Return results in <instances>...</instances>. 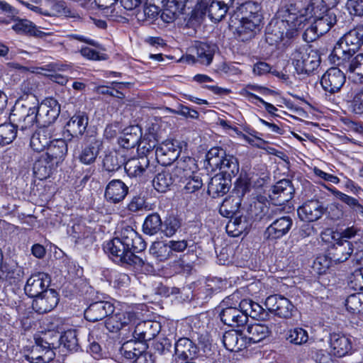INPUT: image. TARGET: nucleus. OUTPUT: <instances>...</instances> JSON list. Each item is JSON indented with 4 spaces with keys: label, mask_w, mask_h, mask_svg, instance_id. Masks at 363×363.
<instances>
[{
    "label": "nucleus",
    "mask_w": 363,
    "mask_h": 363,
    "mask_svg": "<svg viewBox=\"0 0 363 363\" xmlns=\"http://www.w3.org/2000/svg\"><path fill=\"white\" fill-rule=\"evenodd\" d=\"M146 248V242L132 228H123L118 236L106 242L104 251L109 254L113 262L133 266L138 269H152L146 259L135 255Z\"/></svg>",
    "instance_id": "f257e3e1"
},
{
    "label": "nucleus",
    "mask_w": 363,
    "mask_h": 363,
    "mask_svg": "<svg viewBox=\"0 0 363 363\" xmlns=\"http://www.w3.org/2000/svg\"><path fill=\"white\" fill-rule=\"evenodd\" d=\"M238 298V294L235 293L223 301L220 317L224 324L235 328L245 325L248 317L262 320L269 318V312L251 299H242L237 307Z\"/></svg>",
    "instance_id": "f03ea898"
},
{
    "label": "nucleus",
    "mask_w": 363,
    "mask_h": 363,
    "mask_svg": "<svg viewBox=\"0 0 363 363\" xmlns=\"http://www.w3.org/2000/svg\"><path fill=\"white\" fill-rule=\"evenodd\" d=\"M298 14L304 18L302 28L306 21L311 18H314L313 23L306 29L303 35L304 40L308 42H313L319 36L328 32L337 21L336 14L333 9L324 10L315 9L313 11L308 9L307 12H306V8L301 10L298 9Z\"/></svg>",
    "instance_id": "7ed1b4c3"
},
{
    "label": "nucleus",
    "mask_w": 363,
    "mask_h": 363,
    "mask_svg": "<svg viewBox=\"0 0 363 363\" xmlns=\"http://www.w3.org/2000/svg\"><path fill=\"white\" fill-rule=\"evenodd\" d=\"M281 19L274 23H270L267 28V34L274 42H279L288 37L293 30L302 28L303 16L298 14V8L295 4H290L281 12Z\"/></svg>",
    "instance_id": "20e7f679"
},
{
    "label": "nucleus",
    "mask_w": 363,
    "mask_h": 363,
    "mask_svg": "<svg viewBox=\"0 0 363 363\" xmlns=\"http://www.w3.org/2000/svg\"><path fill=\"white\" fill-rule=\"evenodd\" d=\"M204 167L208 171L220 170L221 174L229 177L235 176L239 172L238 159L227 154L225 150L219 147H213L206 155Z\"/></svg>",
    "instance_id": "39448f33"
},
{
    "label": "nucleus",
    "mask_w": 363,
    "mask_h": 363,
    "mask_svg": "<svg viewBox=\"0 0 363 363\" xmlns=\"http://www.w3.org/2000/svg\"><path fill=\"white\" fill-rule=\"evenodd\" d=\"M250 179L247 174H240L235 183L230 195L223 201L219 212L224 217H232L240 213L239 209L245 194L250 190Z\"/></svg>",
    "instance_id": "423d86ee"
},
{
    "label": "nucleus",
    "mask_w": 363,
    "mask_h": 363,
    "mask_svg": "<svg viewBox=\"0 0 363 363\" xmlns=\"http://www.w3.org/2000/svg\"><path fill=\"white\" fill-rule=\"evenodd\" d=\"M363 45V26H357L346 33L336 43L332 52V60H342L354 53Z\"/></svg>",
    "instance_id": "0eeeda50"
},
{
    "label": "nucleus",
    "mask_w": 363,
    "mask_h": 363,
    "mask_svg": "<svg viewBox=\"0 0 363 363\" xmlns=\"http://www.w3.org/2000/svg\"><path fill=\"white\" fill-rule=\"evenodd\" d=\"M290 59L298 74H310L320 63L318 51L306 45L296 47L290 55Z\"/></svg>",
    "instance_id": "6e6552de"
},
{
    "label": "nucleus",
    "mask_w": 363,
    "mask_h": 363,
    "mask_svg": "<svg viewBox=\"0 0 363 363\" xmlns=\"http://www.w3.org/2000/svg\"><path fill=\"white\" fill-rule=\"evenodd\" d=\"M48 335L35 339V345L33 347L31 352L27 356V359L31 363H48L52 361L55 356L54 352L57 344L48 340Z\"/></svg>",
    "instance_id": "1a4fd4ad"
},
{
    "label": "nucleus",
    "mask_w": 363,
    "mask_h": 363,
    "mask_svg": "<svg viewBox=\"0 0 363 363\" xmlns=\"http://www.w3.org/2000/svg\"><path fill=\"white\" fill-rule=\"evenodd\" d=\"M38 113L37 106L27 107L22 105L13 110L9 116V121L15 124L17 129L26 130L32 128L35 124L39 125Z\"/></svg>",
    "instance_id": "9d476101"
},
{
    "label": "nucleus",
    "mask_w": 363,
    "mask_h": 363,
    "mask_svg": "<svg viewBox=\"0 0 363 363\" xmlns=\"http://www.w3.org/2000/svg\"><path fill=\"white\" fill-rule=\"evenodd\" d=\"M264 305L269 312L281 318H290L294 311V306L291 301L279 294L268 296Z\"/></svg>",
    "instance_id": "9b49d317"
},
{
    "label": "nucleus",
    "mask_w": 363,
    "mask_h": 363,
    "mask_svg": "<svg viewBox=\"0 0 363 363\" xmlns=\"http://www.w3.org/2000/svg\"><path fill=\"white\" fill-rule=\"evenodd\" d=\"M345 72L346 70L340 67L328 69L320 80L323 89L330 94L339 91L345 82Z\"/></svg>",
    "instance_id": "f8f14e48"
},
{
    "label": "nucleus",
    "mask_w": 363,
    "mask_h": 363,
    "mask_svg": "<svg viewBox=\"0 0 363 363\" xmlns=\"http://www.w3.org/2000/svg\"><path fill=\"white\" fill-rule=\"evenodd\" d=\"M293 220L290 216H282L274 220L266 228L264 240L274 242L286 235L291 228Z\"/></svg>",
    "instance_id": "ddd939ff"
},
{
    "label": "nucleus",
    "mask_w": 363,
    "mask_h": 363,
    "mask_svg": "<svg viewBox=\"0 0 363 363\" xmlns=\"http://www.w3.org/2000/svg\"><path fill=\"white\" fill-rule=\"evenodd\" d=\"M51 283L50 276L44 272H38L30 277L25 285V293L31 298H35L48 291Z\"/></svg>",
    "instance_id": "4468645a"
},
{
    "label": "nucleus",
    "mask_w": 363,
    "mask_h": 363,
    "mask_svg": "<svg viewBox=\"0 0 363 363\" xmlns=\"http://www.w3.org/2000/svg\"><path fill=\"white\" fill-rule=\"evenodd\" d=\"M354 251L353 243L349 240L337 239L328 250V257L334 264L347 261Z\"/></svg>",
    "instance_id": "2eb2a0df"
},
{
    "label": "nucleus",
    "mask_w": 363,
    "mask_h": 363,
    "mask_svg": "<svg viewBox=\"0 0 363 363\" xmlns=\"http://www.w3.org/2000/svg\"><path fill=\"white\" fill-rule=\"evenodd\" d=\"M39 125L47 126L54 123L60 113V106L57 100L47 99L43 104L38 106Z\"/></svg>",
    "instance_id": "dca6fc26"
},
{
    "label": "nucleus",
    "mask_w": 363,
    "mask_h": 363,
    "mask_svg": "<svg viewBox=\"0 0 363 363\" xmlns=\"http://www.w3.org/2000/svg\"><path fill=\"white\" fill-rule=\"evenodd\" d=\"M262 18L234 19L238 23L236 26L238 37L241 41H247L254 38L261 30Z\"/></svg>",
    "instance_id": "f3484780"
},
{
    "label": "nucleus",
    "mask_w": 363,
    "mask_h": 363,
    "mask_svg": "<svg viewBox=\"0 0 363 363\" xmlns=\"http://www.w3.org/2000/svg\"><path fill=\"white\" fill-rule=\"evenodd\" d=\"M262 7L260 4L257 1H247L240 4L236 10L230 16V23L233 26L237 25V22H234V19H250L262 18L261 13Z\"/></svg>",
    "instance_id": "a211bd4d"
},
{
    "label": "nucleus",
    "mask_w": 363,
    "mask_h": 363,
    "mask_svg": "<svg viewBox=\"0 0 363 363\" xmlns=\"http://www.w3.org/2000/svg\"><path fill=\"white\" fill-rule=\"evenodd\" d=\"M58 302L57 292L50 289L33 299L32 307L38 313H45L52 311Z\"/></svg>",
    "instance_id": "6ab92c4d"
},
{
    "label": "nucleus",
    "mask_w": 363,
    "mask_h": 363,
    "mask_svg": "<svg viewBox=\"0 0 363 363\" xmlns=\"http://www.w3.org/2000/svg\"><path fill=\"white\" fill-rule=\"evenodd\" d=\"M295 189L289 179H281L272 187L270 198L276 205H283L289 201L294 196Z\"/></svg>",
    "instance_id": "aec40b11"
},
{
    "label": "nucleus",
    "mask_w": 363,
    "mask_h": 363,
    "mask_svg": "<svg viewBox=\"0 0 363 363\" xmlns=\"http://www.w3.org/2000/svg\"><path fill=\"white\" fill-rule=\"evenodd\" d=\"M115 308L109 301L92 303L84 311L85 318L90 322H96L108 317L114 312Z\"/></svg>",
    "instance_id": "412c9836"
},
{
    "label": "nucleus",
    "mask_w": 363,
    "mask_h": 363,
    "mask_svg": "<svg viewBox=\"0 0 363 363\" xmlns=\"http://www.w3.org/2000/svg\"><path fill=\"white\" fill-rule=\"evenodd\" d=\"M216 50V45L207 43L196 42L191 48V57L194 62L209 65Z\"/></svg>",
    "instance_id": "4be33fe9"
},
{
    "label": "nucleus",
    "mask_w": 363,
    "mask_h": 363,
    "mask_svg": "<svg viewBox=\"0 0 363 363\" xmlns=\"http://www.w3.org/2000/svg\"><path fill=\"white\" fill-rule=\"evenodd\" d=\"M160 325L151 320L138 323L133 331V337L140 342L152 340L160 332Z\"/></svg>",
    "instance_id": "5701e85b"
},
{
    "label": "nucleus",
    "mask_w": 363,
    "mask_h": 363,
    "mask_svg": "<svg viewBox=\"0 0 363 363\" xmlns=\"http://www.w3.org/2000/svg\"><path fill=\"white\" fill-rule=\"evenodd\" d=\"M128 193V186L121 179H113L107 184L104 196L107 201L118 203L123 201Z\"/></svg>",
    "instance_id": "b1692460"
},
{
    "label": "nucleus",
    "mask_w": 363,
    "mask_h": 363,
    "mask_svg": "<svg viewBox=\"0 0 363 363\" xmlns=\"http://www.w3.org/2000/svg\"><path fill=\"white\" fill-rule=\"evenodd\" d=\"M323 204L318 200H311L306 202L298 209V215L302 220L308 223L319 219L324 212Z\"/></svg>",
    "instance_id": "393cba45"
},
{
    "label": "nucleus",
    "mask_w": 363,
    "mask_h": 363,
    "mask_svg": "<svg viewBox=\"0 0 363 363\" xmlns=\"http://www.w3.org/2000/svg\"><path fill=\"white\" fill-rule=\"evenodd\" d=\"M334 63L337 67L346 70V74H350L359 77V80L363 78V54H358L355 57L351 55Z\"/></svg>",
    "instance_id": "a878e982"
},
{
    "label": "nucleus",
    "mask_w": 363,
    "mask_h": 363,
    "mask_svg": "<svg viewBox=\"0 0 363 363\" xmlns=\"http://www.w3.org/2000/svg\"><path fill=\"white\" fill-rule=\"evenodd\" d=\"M134 314L130 312L118 311L108 316L105 322L106 328L111 333H117L130 323Z\"/></svg>",
    "instance_id": "bb28decb"
},
{
    "label": "nucleus",
    "mask_w": 363,
    "mask_h": 363,
    "mask_svg": "<svg viewBox=\"0 0 363 363\" xmlns=\"http://www.w3.org/2000/svg\"><path fill=\"white\" fill-rule=\"evenodd\" d=\"M231 177L221 173L212 177L208 186L209 195L216 198L228 192L231 185Z\"/></svg>",
    "instance_id": "cd10ccee"
},
{
    "label": "nucleus",
    "mask_w": 363,
    "mask_h": 363,
    "mask_svg": "<svg viewBox=\"0 0 363 363\" xmlns=\"http://www.w3.org/2000/svg\"><path fill=\"white\" fill-rule=\"evenodd\" d=\"M142 130L138 125L125 128L118 138V144L124 149L133 148L140 144Z\"/></svg>",
    "instance_id": "c85d7f7f"
},
{
    "label": "nucleus",
    "mask_w": 363,
    "mask_h": 363,
    "mask_svg": "<svg viewBox=\"0 0 363 363\" xmlns=\"http://www.w3.org/2000/svg\"><path fill=\"white\" fill-rule=\"evenodd\" d=\"M179 150L172 142L162 143L155 150V157L162 165L170 164L177 160Z\"/></svg>",
    "instance_id": "c756f323"
},
{
    "label": "nucleus",
    "mask_w": 363,
    "mask_h": 363,
    "mask_svg": "<svg viewBox=\"0 0 363 363\" xmlns=\"http://www.w3.org/2000/svg\"><path fill=\"white\" fill-rule=\"evenodd\" d=\"M175 354L182 360L193 359L199 352L197 345L187 337L179 338L174 345Z\"/></svg>",
    "instance_id": "7c9ffc66"
},
{
    "label": "nucleus",
    "mask_w": 363,
    "mask_h": 363,
    "mask_svg": "<svg viewBox=\"0 0 363 363\" xmlns=\"http://www.w3.org/2000/svg\"><path fill=\"white\" fill-rule=\"evenodd\" d=\"M229 218L230 219L228 222L225 229L227 233L231 237L240 236L242 233L247 232L251 225V223L244 216L243 212Z\"/></svg>",
    "instance_id": "2f4dec72"
},
{
    "label": "nucleus",
    "mask_w": 363,
    "mask_h": 363,
    "mask_svg": "<svg viewBox=\"0 0 363 363\" xmlns=\"http://www.w3.org/2000/svg\"><path fill=\"white\" fill-rule=\"evenodd\" d=\"M330 345L331 353L338 357L346 355L352 349L350 340L338 333L330 334Z\"/></svg>",
    "instance_id": "473e14b6"
},
{
    "label": "nucleus",
    "mask_w": 363,
    "mask_h": 363,
    "mask_svg": "<svg viewBox=\"0 0 363 363\" xmlns=\"http://www.w3.org/2000/svg\"><path fill=\"white\" fill-rule=\"evenodd\" d=\"M149 160L147 156L133 157L125 161L124 168L128 176L132 177H140L146 171H149Z\"/></svg>",
    "instance_id": "72a5a7b5"
},
{
    "label": "nucleus",
    "mask_w": 363,
    "mask_h": 363,
    "mask_svg": "<svg viewBox=\"0 0 363 363\" xmlns=\"http://www.w3.org/2000/svg\"><path fill=\"white\" fill-rule=\"evenodd\" d=\"M88 125V116L85 112L75 113L67 123V131L73 138L81 136Z\"/></svg>",
    "instance_id": "f704fd0d"
},
{
    "label": "nucleus",
    "mask_w": 363,
    "mask_h": 363,
    "mask_svg": "<svg viewBox=\"0 0 363 363\" xmlns=\"http://www.w3.org/2000/svg\"><path fill=\"white\" fill-rule=\"evenodd\" d=\"M101 143L95 138L90 137L86 145L82 148L79 156V161L84 164L95 162L99 155Z\"/></svg>",
    "instance_id": "c9c22d12"
},
{
    "label": "nucleus",
    "mask_w": 363,
    "mask_h": 363,
    "mask_svg": "<svg viewBox=\"0 0 363 363\" xmlns=\"http://www.w3.org/2000/svg\"><path fill=\"white\" fill-rule=\"evenodd\" d=\"M67 153V144L60 139L52 141L44 154L57 165L64 160Z\"/></svg>",
    "instance_id": "e433bc0d"
},
{
    "label": "nucleus",
    "mask_w": 363,
    "mask_h": 363,
    "mask_svg": "<svg viewBox=\"0 0 363 363\" xmlns=\"http://www.w3.org/2000/svg\"><path fill=\"white\" fill-rule=\"evenodd\" d=\"M50 138L51 131L48 128H41L32 135L30 145L34 151L40 152L47 150L52 142Z\"/></svg>",
    "instance_id": "4c0bfd02"
},
{
    "label": "nucleus",
    "mask_w": 363,
    "mask_h": 363,
    "mask_svg": "<svg viewBox=\"0 0 363 363\" xmlns=\"http://www.w3.org/2000/svg\"><path fill=\"white\" fill-rule=\"evenodd\" d=\"M55 164L44 154L36 157L33 164V173L36 178L43 180L50 177Z\"/></svg>",
    "instance_id": "58836bf2"
},
{
    "label": "nucleus",
    "mask_w": 363,
    "mask_h": 363,
    "mask_svg": "<svg viewBox=\"0 0 363 363\" xmlns=\"http://www.w3.org/2000/svg\"><path fill=\"white\" fill-rule=\"evenodd\" d=\"M153 3L146 2L143 10L139 11L136 13V18L139 21L152 23L156 19L160 13V4L163 5L165 0H153Z\"/></svg>",
    "instance_id": "ea45409f"
},
{
    "label": "nucleus",
    "mask_w": 363,
    "mask_h": 363,
    "mask_svg": "<svg viewBox=\"0 0 363 363\" xmlns=\"http://www.w3.org/2000/svg\"><path fill=\"white\" fill-rule=\"evenodd\" d=\"M270 333L271 330L267 325L255 323L247 326L245 338L248 340L249 343H257L267 337Z\"/></svg>",
    "instance_id": "a19ab883"
},
{
    "label": "nucleus",
    "mask_w": 363,
    "mask_h": 363,
    "mask_svg": "<svg viewBox=\"0 0 363 363\" xmlns=\"http://www.w3.org/2000/svg\"><path fill=\"white\" fill-rule=\"evenodd\" d=\"M12 29L18 33H24L35 38H43L48 33L43 32L31 21L27 19H18Z\"/></svg>",
    "instance_id": "79ce46f5"
},
{
    "label": "nucleus",
    "mask_w": 363,
    "mask_h": 363,
    "mask_svg": "<svg viewBox=\"0 0 363 363\" xmlns=\"http://www.w3.org/2000/svg\"><path fill=\"white\" fill-rule=\"evenodd\" d=\"M177 175H174L173 171L164 169L159 172L152 180L154 188L159 192H166L170 189V186L176 181Z\"/></svg>",
    "instance_id": "37998d69"
},
{
    "label": "nucleus",
    "mask_w": 363,
    "mask_h": 363,
    "mask_svg": "<svg viewBox=\"0 0 363 363\" xmlns=\"http://www.w3.org/2000/svg\"><path fill=\"white\" fill-rule=\"evenodd\" d=\"M125 158L123 153L111 151L106 153L103 158V167L107 172H116L125 164Z\"/></svg>",
    "instance_id": "c03bdc74"
},
{
    "label": "nucleus",
    "mask_w": 363,
    "mask_h": 363,
    "mask_svg": "<svg viewBox=\"0 0 363 363\" xmlns=\"http://www.w3.org/2000/svg\"><path fill=\"white\" fill-rule=\"evenodd\" d=\"M201 6L205 7L206 12H208L210 18L215 21H220L226 15L229 7L221 4L219 1H213L209 5L206 0L201 1Z\"/></svg>",
    "instance_id": "a18cd8bd"
},
{
    "label": "nucleus",
    "mask_w": 363,
    "mask_h": 363,
    "mask_svg": "<svg viewBox=\"0 0 363 363\" xmlns=\"http://www.w3.org/2000/svg\"><path fill=\"white\" fill-rule=\"evenodd\" d=\"M237 331L225 332L223 336V342L225 347L232 352H238L246 347L245 338L240 337Z\"/></svg>",
    "instance_id": "49530a36"
},
{
    "label": "nucleus",
    "mask_w": 363,
    "mask_h": 363,
    "mask_svg": "<svg viewBox=\"0 0 363 363\" xmlns=\"http://www.w3.org/2000/svg\"><path fill=\"white\" fill-rule=\"evenodd\" d=\"M149 251L160 262H164L173 255V253L171 252L169 242H164L162 241L153 242Z\"/></svg>",
    "instance_id": "de8ad7c7"
},
{
    "label": "nucleus",
    "mask_w": 363,
    "mask_h": 363,
    "mask_svg": "<svg viewBox=\"0 0 363 363\" xmlns=\"http://www.w3.org/2000/svg\"><path fill=\"white\" fill-rule=\"evenodd\" d=\"M17 128L12 121L0 125V146L11 144L17 136Z\"/></svg>",
    "instance_id": "09e8293b"
},
{
    "label": "nucleus",
    "mask_w": 363,
    "mask_h": 363,
    "mask_svg": "<svg viewBox=\"0 0 363 363\" xmlns=\"http://www.w3.org/2000/svg\"><path fill=\"white\" fill-rule=\"evenodd\" d=\"M162 222L158 213H154L147 216L143 225L144 233L153 235L162 228Z\"/></svg>",
    "instance_id": "8fccbe9b"
},
{
    "label": "nucleus",
    "mask_w": 363,
    "mask_h": 363,
    "mask_svg": "<svg viewBox=\"0 0 363 363\" xmlns=\"http://www.w3.org/2000/svg\"><path fill=\"white\" fill-rule=\"evenodd\" d=\"M132 85L130 82H113L111 86H99L98 91L101 94H108L121 99L125 98V94L120 91L123 88H130Z\"/></svg>",
    "instance_id": "3c124183"
},
{
    "label": "nucleus",
    "mask_w": 363,
    "mask_h": 363,
    "mask_svg": "<svg viewBox=\"0 0 363 363\" xmlns=\"http://www.w3.org/2000/svg\"><path fill=\"white\" fill-rule=\"evenodd\" d=\"M61 345L69 351H77L79 345L75 330L65 331L58 339Z\"/></svg>",
    "instance_id": "603ef678"
},
{
    "label": "nucleus",
    "mask_w": 363,
    "mask_h": 363,
    "mask_svg": "<svg viewBox=\"0 0 363 363\" xmlns=\"http://www.w3.org/2000/svg\"><path fill=\"white\" fill-rule=\"evenodd\" d=\"M253 72L255 73V74L258 76H262L267 74L268 73H271L273 75L284 81L289 79L288 75L282 72H280L276 69H273L272 67L265 62H258L256 64H255L253 66Z\"/></svg>",
    "instance_id": "864d4df0"
},
{
    "label": "nucleus",
    "mask_w": 363,
    "mask_h": 363,
    "mask_svg": "<svg viewBox=\"0 0 363 363\" xmlns=\"http://www.w3.org/2000/svg\"><path fill=\"white\" fill-rule=\"evenodd\" d=\"M196 167L195 160L192 157H184L177 161V166L173 170L174 175L179 176L182 172L184 177L188 176L190 173L194 172Z\"/></svg>",
    "instance_id": "5fc2aeb1"
},
{
    "label": "nucleus",
    "mask_w": 363,
    "mask_h": 363,
    "mask_svg": "<svg viewBox=\"0 0 363 363\" xmlns=\"http://www.w3.org/2000/svg\"><path fill=\"white\" fill-rule=\"evenodd\" d=\"M345 306L352 313H363V293L350 295L345 301Z\"/></svg>",
    "instance_id": "6e6d98bb"
},
{
    "label": "nucleus",
    "mask_w": 363,
    "mask_h": 363,
    "mask_svg": "<svg viewBox=\"0 0 363 363\" xmlns=\"http://www.w3.org/2000/svg\"><path fill=\"white\" fill-rule=\"evenodd\" d=\"M181 220L174 215H169L164 219L162 225V231L167 237L174 235L181 227Z\"/></svg>",
    "instance_id": "4d7b16f0"
},
{
    "label": "nucleus",
    "mask_w": 363,
    "mask_h": 363,
    "mask_svg": "<svg viewBox=\"0 0 363 363\" xmlns=\"http://www.w3.org/2000/svg\"><path fill=\"white\" fill-rule=\"evenodd\" d=\"M329 189L335 196L352 208L356 213L363 214V206L359 203L357 199L350 196L337 189Z\"/></svg>",
    "instance_id": "13d9d810"
},
{
    "label": "nucleus",
    "mask_w": 363,
    "mask_h": 363,
    "mask_svg": "<svg viewBox=\"0 0 363 363\" xmlns=\"http://www.w3.org/2000/svg\"><path fill=\"white\" fill-rule=\"evenodd\" d=\"M286 338L291 343L294 345H302L308 341V333L301 328H295L289 330Z\"/></svg>",
    "instance_id": "bf43d9fd"
},
{
    "label": "nucleus",
    "mask_w": 363,
    "mask_h": 363,
    "mask_svg": "<svg viewBox=\"0 0 363 363\" xmlns=\"http://www.w3.org/2000/svg\"><path fill=\"white\" fill-rule=\"evenodd\" d=\"M107 280L111 283H113L115 287L122 288L127 286L129 284L130 277L125 273L112 270L109 272Z\"/></svg>",
    "instance_id": "052dcab7"
},
{
    "label": "nucleus",
    "mask_w": 363,
    "mask_h": 363,
    "mask_svg": "<svg viewBox=\"0 0 363 363\" xmlns=\"http://www.w3.org/2000/svg\"><path fill=\"white\" fill-rule=\"evenodd\" d=\"M348 285L354 290L363 291V267L357 268L350 274Z\"/></svg>",
    "instance_id": "680f3d73"
},
{
    "label": "nucleus",
    "mask_w": 363,
    "mask_h": 363,
    "mask_svg": "<svg viewBox=\"0 0 363 363\" xmlns=\"http://www.w3.org/2000/svg\"><path fill=\"white\" fill-rule=\"evenodd\" d=\"M183 182L185 183L183 189L185 194L194 193L200 189L203 186L201 179L196 175H194L193 177L189 176L188 178H186Z\"/></svg>",
    "instance_id": "e2e57ef3"
},
{
    "label": "nucleus",
    "mask_w": 363,
    "mask_h": 363,
    "mask_svg": "<svg viewBox=\"0 0 363 363\" xmlns=\"http://www.w3.org/2000/svg\"><path fill=\"white\" fill-rule=\"evenodd\" d=\"M157 145V140L152 133L145 134L143 139L140 140L138 147L143 150V153L149 152L153 150H156Z\"/></svg>",
    "instance_id": "0e129e2a"
},
{
    "label": "nucleus",
    "mask_w": 363,
    "mask_h": 363,
    "mask_svg": "<svg viewBox=\"0 0 363 363\" xmlns=\"http://www.w3.org/2000/svg\"><path fill=\"white\" fill-rule=\"evenodd\" d=\"M352 111L357 114L363 113V88L355 91L350 101Z\"/></svg>",
    "instance_id": "69168bd1"
},
{
    "label": "nucleus",
    "mask_w": 363,
    "mask_h": 363,
    "mask_svg": "<svg viewBox=\"0 0 363 363\" xmlns=\"http://www.w3.org/2000/svg\"><path fill=\"white\" fill-rule=\"evenodd\" d=\"M337 3V0H311L309 4L306 7V12L307 10L311 9L313 11L314 9L324 10L325 9H331Z\"/></svg>",
    "instance_id": "338daca9"
},
{
    "label": "nucleus",
    "mask_w": 363,
    "mask_h": 363,
    "mask_svg": "<svg viewBox=\"0 0 363 363\" xmlns=\"http://www.w3.org/2000/svg\"><path fill=\"white\" fill-rule=\"evenodd\" d=\"M333 263V262L329 259L327 254L315 259L313 263V268L317 270L318 274H321L325 273Z\"/></svg>",
    "instance_id": "774afa93"
}]
</instances>
